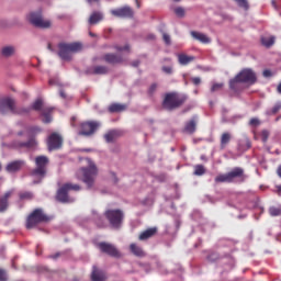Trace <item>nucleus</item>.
Segmentation results:
<instances>
[{
	"instance_id": "f257e3e1",
	"label": "nucleus",
	"mask_w": 281,
	"mask_h": 281,
	"mask_svg": "<svg viewBox=\"0 0 281 281\" xmlns=\"http://www.w3.org/2000/svg\"><path fill=\"white\" fill-rule=\"evenodd\" d=\"M86 161L87 166L79 168L76 172V176L77 179L81 180L88 189H92L95 183L99 169L90 158H87Z\"/></svg>"
},
{
	"instance_id": "f03ea898",
	"label": "nucleus",
	"mask_w": 281,
	"mask_h": 281,
	"mask_svg": "<svg viewBox=\"0 0 281 281\" xmlns=\"http://www.w3.org/2000/svg\"><path fill=\"white\" fill-rule=\"evenodd\" d=\"M257 81V76L252 69L245 68L239 74H237L233 79L229 80V89L234 92L239 91V86L241 83L255 85Z\"/></svg>"
},
{
	"instance_id": "7ed1b4c3",
	"label": "nucleus",
	"mask_w": 281,
	"mask_h": 281,
	"mask_svg": "<svg viewBox=\"0 0 281 281\" xmlns=\"http://www.w3.org/2000/svg\"><path fill=\"white\" fill-rule=\"evenodd\" d=\"M30 113V109L16 106V101L10 97L0 98V114L23 115Z\"/></svg>"
},
{
	"instance_id": "20e7f679",
	"label": "nucleus",
	"mask_w": 281,
	"mask_h": 281,
	"mask_svg": "<svg viewBox=\"0 0 281 281\" xmlns=\"http://www.w3.org/2000/svg\"><path fill=\"white\" fill-rule=\"evenodd\" d=\"M47 165H49V158L47 156L35 157V168L31 171V176L34 178L33 183L38 184L47 176Z\"/></svg>"
},
{
	"instance_id": "39448f33",
	"label": "nucleus",
	"mask_w": 281,
	"mask_h": 281,
	"mask_svg": "<svg viewBox=\"0 0 281 281\" xmlns=\"http://www.w3.org/2000/svg\"><path fill=\"white\" fill-rule=\"evenodd\" d=\"M187 102V95L178 92H168L162 100V108L166 111H175L180 109Z\"/></svg>"
},
{
	"instance_id": "423d86ee",
	"label": "nucleus",
	"mask_w": 281,
	"mask_h": 281,
	"mask_svg": "<svg viewBox=\"0 0 281 281\" xmlns=\"http://www.w3.org/2000/svg\"><path fill=\"white\" fill-rule=\"evenodd\" d=\"M58 56L61 60L70 61L71 60V53H78L81 50V44L80 43H59L58 44Z\"/></svg>"
},
{
	"instance_id": "0eeeda50",
	"label": "nucleus",
	"mask_w": 281,
	"mask_h": 281,
	"mask_svg": "<svg viewBox=\"0 0 281 281\" xmlns=\"http://www.w3.org/2000/svg\"><path fill=\"white\" fill-rule=\"evenodd\" d=\"M80 184L74 183H64L58 190L56 194V200L60 203H71V199L69 198V191H80Z\"/></svg>"
},
{
	"instance_id": "6e6552de",
	"label": "nucleus",
	"mask_w": 281,
	"mask_h": 281,
	"mask_svg": "<svg viewBox=\"0 0 281 281\" xmlns=\"http://www.w3.org/2000/svg\"><path fill=\"white\" fill-rule=\"evenodd\" d=\"M49 222V216L43 212V209H35L26 220V228L32 229L41 223Z\"/></svg>"
},
{
	"instance_id": "1a4fd4ad",
	"label": "nucleus",
	"mask_w": 281,
	"mask_h": 281,
	"mask_svg": "<svg viewBox=\"0 0 281 281\" xmlns=\"http://www.w3.org/2000/svg\"><path fill=\"white\" fill-rule=\"evenodd\" d=\"M104 216L114 229H120L123 223L124 213L120 209H109L105 211Z\"/></svg>"
},
{
	"instance_id": "9d476101",
	"label": "nucleus",
	"mask_w": 281,
	"mask_h": 281,
	"mask_svg": "<svg viewBox=\"0 0 281 281\" xmlns=\"http://www.w3.org/2000/svg\"><path fill=\"white\" fill-rule=\"evenodd\" d=\"M32 110L42 112V116L44 117L43 119L44 124L52 123V113H54V108L52 106L44 108L42 99H37L34 101V103L32 104Z\"/></svg>"
},
{
	"instance_id": "9b49d317",
	"label": "nucleus",
	"mask_w": 281,
	"mask_h": 281,
	"mask_svg": "<svg viewBox=\"0 0 281 281\" xmlns=\"http://www.w3.org/2000/svg\"><path fill=\"white\" fill-rule=\"evenodd\" d=\"M100 123L98 121H86L80 123L79 136L90 137L98 128Z\"/></svg>"
},
{
	"instance_id": "f8f14e48",
	"label": "nucleus",
	"mask_w": 281,
	"mask_h": 281,
	"mask_svg": "<svg viewBox=\"0 0 281 281\" xmlns=\"http://www.w3.org/2000/svg\"><path fill=\"white\" fill-rule=\"evenodd\" d=\"M29 22L33 26L42 30H47L52 27V22L49 20L43 19V15H41V13H31L29 16Z\"/></svg>"
},
{
	"instance_id": "ddd939ff",
	"label": "nucleus",
	"mask_w": 281,
	"mask_h": 281,
	"mask_svg": "<svg viewBox=\"0 0 281 281\" xmlns=\"http://www.w3.org/2000/svg\"><path fill=\"white\" fill-rule=\"evenodd\" d=\"M99 249L101 252L113 257V258H119L120 257V251L116 249V247L110 243L101 241L98 244Z\"/></svg>"
},
{
	"instance_id": "4468645a",
	"label": "nucleus",
	"mask_w": 281,
	"mask_h": 281,
	"mask_svg": "<svg viewBox=\"0 0 281 281\" xmlns=\"http://www.w3.org/2000/svg\"><path fill=\"white\" fill-rule=\"evenodd\" d=\"M48 150H56L63 147V137L58 133H52L47 140Z\"/></svg>"
},
{
	"instance_id": "2eb2a0df",
	"label": "nucleus",
	"mask_w": 281,
	"mask_h": 281,
	"mask_svg": "<svg viewBox=\"0 0 281 281\" xmlns=\"http://www.w3.org/2000/svg\"><path fill=\"white\" fill-rule=\"evenodd\" d=\"M111 14L120 19H132L134 11L128 5L111 10Z\"/></svg>"
},
{
	"instance_id": "dca6fc26",
	"label": "nucleus",
	"mask_w": 281,
	"mask_h": 281,
	"mask_svg": "<svg viewBox=\"0 0 281 281\" xmlns=\"http://www.w3.org/2000/svg\"><path fill=\"white\" fill-rule=\"evenodd\" d=\"M229 180L233 183L236 179H238L239 183H244L247 179V175L241 167H235L231 171H228Z\"/></svg>"
},
{
	"instance_id": "f3484780",
	"label": "nucleus",
	"mask_w": 281,
	"mask_h": 281,
	"mask_svg": "<svg viewBox=\"0 0 281 281\" xmlns=\"http://www.w3.org/2000/svg\"><path fill=\"white\" fill-rule=\"evenodd\" d=\"M103 61H105L109 65H120L123 64L124 59L121 55H116L113 53H108L103 55L102 57Z\"/></svg>"
},
{
	"instance_id": "a211bd4d",
	"label": "nucleus",
	"mask_w": 281,
	"mask_h": 281,
	"mask_svg": "<svg viewBox=\"0 0 281 281\" xmlns=\"http://www.w3.org/2000/svg\"><path fill=\"white\" fill-rule=\"evenodd\" d=\"M24 165H25V161L23 160H14L7 165L5 170L9 173H15V172H19Z\"/></svg>"
},
{
	"instance_id": "6ab92c4d",
	"label": "nucleus",
	"mask_w": 281,
	"mask_h": 281,
	"mask_svg": "<svg viewBox=\"0 0 281 281\" xmlns=\"http://www.w3.org/2000/svg\"><path fill=\"white\" fill-rule=\"evenodd\" d=\"M196 125H198L196 117L193 116L191 120L186 122V125L183 127V133L189 134V135L194 134L196 131Z\"/></svg>"
},
{
	"instance_id": "aec40b11",
	"label": "nucleus",
	"mask_w": 281,
	"mask_h": 281,
	"mask_svg": "<svg viewBox=\"0 0 281 281\" xmlns=\"http://www.w3.org/2000/svg\"><path fill=\"white\" fill-rule=\"evenodd\" d=\"M105 272L99 269L97 266L92 267L91 281H105Z\"/></svg>"
},
{
	"instance_id": "412c9836",
	"label": "nucleus",
	"mask_w": 281,
	"mask_h": 281,
	"mask_svg": "<svg viewBox=\"0 0 281 281\" xmlns=\"http://www.w3.org/2000/svg\"><path fill=\"white\" fill-rule=\"evenodd\" d=\"M191 37L204 45L211 43V38L209 36H206L204 33H200L196 31H191Z\"/></svg>"
},
{
	"instance_id": "4be33fe9",
	"label": "nucleus",
	"mask_w": 281,
	"mask_h": 281,
	"mask_svg": "<svg viewBox=\"0 0 281 281\" xmlns=\"http://www.w3.org/2000/svg\"><path fill=\"white\" fill-rule=\"evenodd\" d=\"M156 233H157V227H149V228L143 231V232L139 234L138 239H139L140 241H145V240H147V239L154 237V236L156 235Z\"/></svg>"
},
{
	"instance_id": "5701e85b",
	"label": "nucleus",
	"mask_w": 281,
	"mask_h": 281,
	"mask_svg": "<svg viewBox=\"0 0 281 281\" xmlns=\"http://www.w3.org/2000/svg\"><path fill=\"white\" fill-rule=\"evenodd\" d=\"M38 145V142H36V138L31 137L27 142H19L18 147L19 148H27V149H34Z\"/></svg>"
},
{
	"instance_id": "b1692460",
	"label": "nucleus",
	"mask_w": 281,
	"mask_h": 281,
	"mask_svg": "<svg viewBox=\"0 0 281 281\" xmlns=\"http://www.w3.org/2000/svg\"><path fill=\"white\" fill-rule=\"evenodd\" d=\"M12 196V191H7L2 198H0V213H3L8 210V200Z\"/></svg>"
},
{
	"instance_id": "393cba45",
	"label": "nucleus",
	"mask_w": 281,
	"mask_h": 281,
	"mask_svg": "<svg viewBox=\"0 0 281 281\" xmlns=\"http://www.w3.org/2000/svg\"><path fill=\"white\" fill-rule=\"evenodd\" d=\"M89 72L92 74V75H97V76H103V75H106L109 72V68L106 66L98 65V66H93L89 70Z\"/></svg>"
},
{
	"instance_id": "a878e982",
	"label": "nucleus",
	"mask_w": 281,
	"mask_h": 281,
	"mask_svg": "<svg viewBox=\"0 0 281 281\" xmlns=\"http://www.w3.org/2000/svg\"><path fill=\"white\" fill-rule=\"evenodd\" d=\"M195 60L194 56H188L187 54H179L178 61L181 66H188Z\"/></svg>"
},
{
	"instance_id": "bb28decb",
	"label": "nucleus",
	"mask_w": 281,
	"mask_h": 281,
	"mask_svg": "<svg viewBox=\"0 0 281 281\" xmlns=\"http://www.w3.org/2000/svg\"><path fill=\"white\" fill-rule=\"evenodd\" d=\"M103 20V14L101 12L94 11L89 18V24L90 25H95L99 22Z\"/></svg>"
},
{
	"instance_id": "cd10ccee",
	"label": "nucleus",
	"mask_w": 281,
	"mask_h": 281,
	"mask_svg": "<svg viewBox=\"0 0 281 281\" xmlns=\"http://www.w3.org/2000/svg\"><path fill=\"white\" fill-rule=\"evenodd\" d=\"M130 250L136 257H144L145 256V251L142 249V247L136 245L135 243H132L130 245Z\"/></svg>"
},
{
	"instance_id": "c85d7f7f",
	"label": "nucleus",
	"mask_w": 281,
	"mask_h": 281,
	"mask_svg": "<svg viewBox=\"0 0 281 281\" xmlns=\"http://www.w3.org/2000/svg\"><path fill=\"white\" fill-rule=\"evenodd\" d=\"M126 109V105L125 104H121V103H112L110 106H109V112L110 113H121V112H124Z\"/></svg>"
},
{
	"instance_id": "c756f323",
	"label": "nucleus",
	"mask_w": 281,
	"mask_h": 281,
	"mask_svg": "<svg viewBox=\"0 0 281 281\" xmlns=\"http://www.w3.org/2000/svg\"><path fill=\"white\" fill-rule=\"evenodd\" d=\"M232 139V134L229 132H224L221 136V149H225Z\"/></svg>"
},
{
	"instance_id": "7c9ffc66",
	"label": "nucleus",
	"mask_w": 281,
	"mask_h": 281,
	"mask_svg": "<svg viewBox=\"0 0 281 281\" xmlns=\"http://www.w3.org/2000/svg\"><path fill=\"white\" fill-rule=\"evenodd\" d=\"M15 52H16V48H14V46H4L1 49V55L5 58H10L14 56Z\"/></svg>"
},
{
	"instance_id": "2f4dec72",
	"label": "nucleus",
	"mask_w": 281,
	"mask_h": 281,
	"mask_svg": "<svg viewBox=\"0 0 281 281\" xmlns=\"http://www.w3.org/2000/svg\"><path fill=\"white\" fill-rule=\"evenodd\" d=\"M215 182L216 183H232V180L229 178V173H221L215 177Z\"/></svg>"
},
{
	"instance_id": "473e14b6",
	"label": "nucleus",
	"mask_w": 281,
	"mask_h": 281,
	"mask_svg": "<svg viewBox=\"0 0 281 281\" xmlns=\"http://www.w3.org/2000/svg\"><path fill=\"white\" fill-rule=\"evenodd\" d=\"M119 136L117 131H110L106 134H104V139L108 144L113 143Z\"/></svg>"
},
{
	"instance_id": "72a5a7b5",
	"label": "nucleus",
	"mask_w": 281,
	"mask_h": 281,
	"mask_svg": "<svg viewBox=\"0 0 281 281\" xmlns=\"http://www.w3.org/2000/svg\"><path fill=\"white\" fill-rule=\"evenodd\" d=\"M261 43H262V46H265L266 48H270L274 45L276 37L274 36L261 37Z\"/></svg>"
},
{
	"instance_id": "f704fd0d",
	"label": "nucleus",
	"mask_w": 281,
	"mask_h": 281,
	"mask_svg": "<svg viewBox=\"0 0 281 281\" xmlns=\"http://www.w3.org/2000/svg\"><path fill=\"white\" fill-rule=\"evenodd\" d=\"M205 175V168L203 165H195L194 166V176L201 177Z\"/></svg>"
},
{
	"instance_id": "c9c22d12",
	"label": "nucleus",
	"mask_w": 281,
	"mask_h": 281,
	"mask_svg": "<svg viewBox=\"0 0 281 281\" xmlns=\"http://www.w3.org/2000/svg\"><path fill=\"white\" fill-rule=\"evenodd\" d=\"M234 2H236L239 8L244 9L246 11L249 10V4H248L247 0H234Z\"/></svg>"
},
{
	"instance_id": "e433bc0d",
	"label": "nucleus",
	"mask_w": 281,
	"mask_h": 281,
	"mask_svg": "<svg viewBox=\"0 0 281 281\" xmlns=\"http://www.w3.org/2000/svg\"><path fill=\"white\" fill-rule=\"evenodd\" d=\"M20 199L21 200H32V199H34V194L30 191L21 192Z\"/></svg>"
},
{
	"instance_id": "4c0bfd02",
	"label": "nucleus",
	"mask_w": 281,
	"mask_h": 281,
	"mask_svg": "<svg viewBox=\"0 0 281 281\" xmlns=\"http://www.w3.org/2000/svg\"><path fill=\"white\" fill-rule=\"evenodd\" d=\"M281 110V102H278L270 111H268V115H276Z\"/></svg>"
},
{
	"instance_id": "58836bf2",
	"label": "nucleus",
	"mask_w": 281,
	"mask_h": 281,
	"mask_svg": "<svg viewBox=\"0 0 281 281\" xmlns=\"http://www.w3.org/2000/svg\"><path fill=\"white\" fill-rule=\"evenodd\" d=\"M269 212H270V215L273 217L281 215V209L277 206H271Z\"/></svg>"
},
{
	"instance_id": "ea45409f",
	"label": "nucleus",
	"mask_w": 281,
	"mask_h": 281,
	"mask_svg": "<svg viewBox=\"0 0 281 281\" xmlns=\"http://www.w3.org/2000/svg\"><path fill=\"white\" fill-rule=\"evenodd\" d=\"M113 48L116 50V52H127L130 53L131 50V47L128 44L124 45V46H119V45H114Z\"/></svg>"
},
{
	"instance_id": "a19ab883",
	"label": "nucleus",
	"mask_w": 281,
	"mask_h": 281,
	"mask_svg": "<svg viewBox=\"0 0 281 281\" xmlns=\"http://www.w3.org/2000/svg\"><path fill=\"white\" fill-rule=\"evenodd\" d=\"M175 14L178 16V18H184L186 15V11L182 7H178L175 9Z\"/></svg>"
},
{
	"instance_id": "79ce46f5",
	"label": "nucleus",
	"mask_w": 281,
	"mask_h": 281,
	"mask_svg": "<svg viewBox=\"0 0 281 281\" xmlns=\"http://www.w3.org/2000/svg\"><path fill=\"white\" fill-rule=\"evenodd\" d=\"M8 270L0 268V281H8Z\"/></svg>"
},
{
	"instance_id": "37998d69",
	"label": "nucleus",
	"mask_w": 281,
	"mask_h": 281,
	"mask_svg": "<svg viewBox=\"0 0 281 281\" xmlns=\"http://www.w3.org/2000/svg\"><path fill=\"white\" fill-rule=\"evenodd\" d=\"M158 85L157 83H151L150 87L148 88V95L153 97L155 92L157 91Z\"/></svg>"
},
{
	"instance_id": "c03bdc74",
	"label": "nucleus",
	"mask_w": 281,
	"mask_h": 281,
	"mask_svg": "<svg viewBox=\"0 0 281 281\" xmlns=\"http://www.w3.org/2000/svg\"><path fill=\"white\" fill-rule=\"evenodd\" d=\"M41 132H42V130L38 126H33L29 130V134L32 136L41 134Z\"/></svg>"
},
{
	"instance_id": "a18cd8bd",
	"label": "nucleus",
	"mask_w": 281,
	"mask_h": 281,
	"mask_svg": "<svg viewBox=\"0 0 281 281\" xmlns=\"http://www.w3.org/2000/svg\"><path fill=\"white\" fill-rule=\"evenodd\" d=\"M270 132L268 130H262L261 132V139L266 144L269 139Z\"/></svg>"
},
{
	"instance_id": "49530a36",
	"label": "nucleus",
	"mask_w": 281,
	"mask_h": 281,
	"mask_svg": "<svg viewBox=\"0 0 281 281\" xmlns=\"http://www.w3.org/2000/svg\"><path fill=\"white\" fill-rule=\"evenodd\" d=\"M223 86H224L223 83H217V82L213 83V86L211 88V92L214 93V92L221 90L223 88Z\"/></svg>"
},
{
	"instance_id": "de8ad7c7",
	"label": "nucleus",
	"mask_w": 281,
	"mask_h": 281,
	"mask_svg": "<svg viewBox=\"0 0 281 281\" xmlns=\"http://www.w3.org/2000/svg\"><path fill=\"white\" fill-rule=\"evenodd\" d=\"M249 125H250V126H254V127L259 126V125H260V120L257 119V117H252V119L249 121Z\"/></svg>"
},
{
	"instance_id": "09e8293b",
	"label": "nucleus",
	"mask_w": 281,
	"mask_h": 281,
	"mask_svg": "<svg viewBox=\"0 0 281 281\" xmlns=\"http://www.w3.org/2000/svg\"><path fill=\"white\" fill-rule=\"evenodd\" d=\"M162 71L166 74V75H171L172 74V68L170 66H164L162 67Z\"/></svg>"
},
{
	"instance_id": "8fccbe9b",
	"label": "nucleus",
	"mask_w": 281,
	"mask_h": 281,
	"mask_svg": "<svg viewBox=\"0 0 281 281\" xmlns=\"http://www.w3.org/2000/svg\"><path fill=\"white\" fill-rule=\"evenodd\" d=\"M191 81H192V83H193L194 86H200V83H201V78H200V77H193V78L191 79Z\"/></svg>"
},
{
	"instance_id": "3c124183",
	"label": "nucleus",
	"mask_w": 281,
	"mask_h": 281,
	"mask_svg": "<svg viewBox=\"0 0 281 281\" xmlns=\"http://www.w3.org/2000/svg\"><path fill=\"white\" fill-rule=\"evenodd\" d=\"M162 38L167 45H170V36L168 34L164 33Z\"/></svg>"
},
{
	"instance_id": "603ef678",
	"label": "nucleus",
	"mask_w": 281,
	"mask_h": 281,
	"mask_svg": "<svg viewBox=\"0 0 281 281\" xmlns=\"http://www.w3.org/2000/svg\"><path fill=\"white\" fill-rule=\"evenodd\" d=\"M263 77H265V78H270V77H272V71L269 70V69L263 70Z\"/></svg>"
},
{
	"instance_id": "864d4df0",
	"label": "nucleus",
	"mask_w": 281,
	"mask_h": 281,
	"mask_svg": "<svg viewBox=\"0 0 281 281\" xmlns=\"http://www.w3.org/2000/svg\"><path fill=\"white\" fill-rule=\"evenodd\" d=\"M139 66V60L132 61V67L137 68Z\"/></svg>"
},
{
	"instance_id": "5fc2aeb1",
	"label": "nucleus",
	"mask_w": 281,
	"mask_h": 281,
	"mask_svg": "<svg viewBox=\"0 0 281 281\" xmlns=\"http://www.w3.org/2000/svg\"><path fill=\"white\" fill-rule=\"evenodd\" d=\"M271 4H272V7H273L276 10H278V5H277V1H276V0H272V1H271Z\"/></svg>"
},
{
	"instance_id": "6e6d98bb",
	"label": "nucleus",
	"mask_w": 281,
	"mask_h": 281,
	"mask_svg": "<svg viewBox=\"0 0 281 281\" xmlns=\"http://www.w3.org/2000/svg\"><path fill=\"white\" fill-rule=\"evenodd\" d=\"M89 4L99 3V0H87Z\"/></svg>"
},
{
	"instance_id": "4d7b16f0",
	"label": "nucleus",
	"mask_w": 281,
	"mask_h": 281,
	"mask_svg": "<svg viewBox=\"0 0 281 281\" xmlns=\"http://www.w3.org/2000/svg\"><path fill=\"white\" fill-rule=\"evenodd\" d=\"M277 173L281 178V165L278 167Z\"/></svg>"
},
{
	"instance_id": "13d9d810",
	"label": "nucleus",
	"mask_w": 281,
	"mask_h": 281,
	"mask_svg": "<svg viewBox=\"0 0 281 281\" xmlns=\"http://www.w3.org/2000/svg\"><path fill=\"white\" fill-rule=\"evenodd\" d=\"M60 97L63 98V99H66L67 98V95L65 94V91H60Z\"/></svg>"
},
{
	"instance_id": "bf43d9fd",
	"label": "nucleus",
	"mask_w": 281,
	"mask_h": 281,
	"mask_svg": "<svg viewBox=\"0 0 281 281\" xmlns=\"http://www.w3.org/2000/svg\"><path fill=\"white\" fill-rule=\"evenodd\" d=\"M277 91L279 94H281V82L279 83L278 88H277Z\"/></svg>"
},
{
	"instance_id": "052dcab7",
	"label": "nucleus",
	"mask_w": 281,
	"mask_h": 281,
	"mask_svg": "<svg viewBox=\"0 0 281 281\" xmlns=\"http://www.w3.org/2000/svg\"><path fill=\"white\" fill-rule=\"evenodd\" d=\"M58 257H60V254L58 252L52 256L53 259H57Z\"/></svg>"
},
{
	"instance_id": "680f3d73",
	"label": "nucleus",
	"mask_w": 281,
	"mask_h": 281,
	"mask_svg": "<svg viewBox=\"0 0 281 281\" xmlns=\"http://www.w3.org/2000/svg\"><path fill=\"white\" fill-rule=\"evenodd\" d=\"M74 122H76V117H72V119H71V126H72V127H76V124H74Z\"/></svg>"
},
{
	"instance_id": "e2e57ef3",
	"label": "nucleus",
	"mask_w": 281,
	"mask_h": 281,
	"mask_svg": "<svg viewBox=\"0 0 281 281\" xmlns=\"http://www.w3.org/2000/svg\"><path fill=\"white\" fill-rule=\"evenodd\" d=\"M278 193L281 194V184L277 186Z\"/></svg>"
},
{
	"instance_id": "0e129e2a",
	"label": "nucleus",
	"mask_w": 281,
	"mask_h": 281,
	"mask_svg": "<svg viewBox=\"0 0 281 281\" xmlns=\"http://www.w3.org/2000/svg\"><path fill=\"white\" fill-rule=\"evenodd\" d=\"M136 7H137V9L140 8V4H139L138 0H136Z\"/></svg>"
},
{
	"instance_id": "69168bd1",
	"label": "nucleus",
	"mask_w": 281,
	"mask_h": 281,
	"mask_svg": "<svg viewBox=\"0 0 281 281\" xmlns=\"http://www.w3.org/2000/svg\"><path fill=\"white\" fill-rule=\"evenodd\" d=\"M49 85H50V86H54V85H55V82H54L53 79L49 80Z\"/></svg>"
},
{
	"instance_id": "338daca9",
	"label": "nucleus",
	"mask_w": 281,
	"mask_h": 281,
	"mask_svg": "<svg viewBox=\"0 0 281 281\" xmlns=\"http://www.w3.org/2000/svg\"><path fill=\"white\" fill-rule=\"evenodd\" d=\"M89 35H90L91 37H95V34L92 33V32H89Z\"/></svg>"
},
{
	"instance_id": "774afa93",
	"label": "nucleus",
	"mask_w": 281,
	"mask_h": 281,
	"mask_svg": "<svg viewBox=\"0 0 281 281\" xmlns=\"http://www.w3.org/2000/svg\"><path fill=\"white\" fill-rule=\"evenodd\" d=\"M48 49L52 50V44H48Z\"/></svg>"
}]
</instances>
